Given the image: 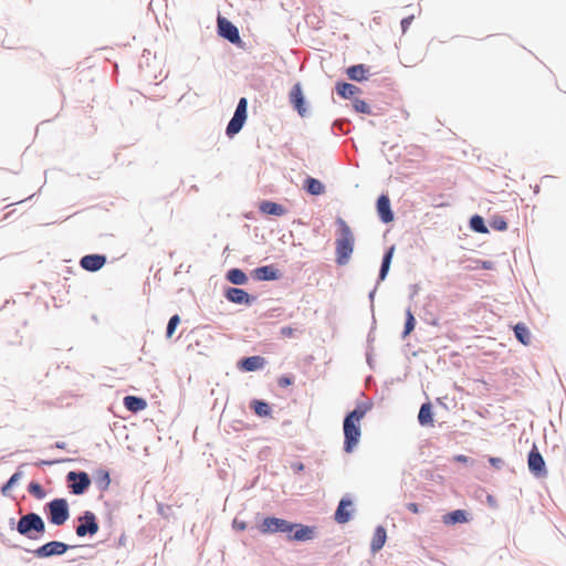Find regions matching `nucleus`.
<instances>
[{"instance_id":"79ce46f5","label":"nucleus","mask_w":566,"mask_h":566,"mask_svg":"<svg viewBox=\"0 0 566 566\" xmlns=\"http://www.w3.org/2000/svg\"><path fill=\"white\" fill-rule=\"evenodd\" d=\"M232 526L238 531H244L247 528V523L243 521L234 520Z\"/></svg>"},{"instance_id":"f3484780","label":"nucleus","mask_w":566,"mask_h":566,"mask_svg":"<svg viewBox=\"0 0 566 566\" xmlns=\"http://www.w3.org/2000/svg\"><path fill=\"white\" fill-rule=\"evenodd\" d=\"M253 273L254 279L259 281H273L279 279V271L272 265L256 268Z\"/></svg>"},{"instance_id":"20e7f679","label":"nucleus","mask_w":566,"mask_h":566,"mask_svg":"<svg viewBox=\"0 0 566 566\" xmlns=\"http://www.w3.org/2000/svg\"><path fill=\"white\" fill-rule=\"evenodd\" d=\"M50 522L54 525H63L70 517L69 504L65 499H54L46 504Z\"/></svg>"},{"instance_id":"f03ea898","label":"nucleus","mask_w":566,"mask_h":566,"mask_svg":"<svg viewBox=\"0 0 566 566\" xmlns=\"http://www.w3.org/2000/svg\"><path fill=\"white\" fill-rule=\"evenodd\" d=\"M369 406H357L353 411H350L344 419L343 429H344V450L347 453L353 452L355 447L359 442V438L361 434L360 431V420L365 417L366 412L369 410Z\"/></svg>"},{"instance_id":"4c0bfd02","label":"nucleus","mask_w":566,"mask_h":566,"mask_svg":"<svg viewBox=\"0 0 566 566\" xmlns=\"http://www.w3.org/2000/svg\"><path fill=\"white\" fill-rule=\"evenodd\" d=\"M179 323H180V318L178 315H174L170 317L168 325H167V331H166L167 337L172 336V334L175 333L176 327L178 326Z\"/></svg>"},{"instance_id":"412c9836","label":"nucleus","mask_w":566,"mask_h":566,"mask_svg":"<svg viewBox=\"0 0 566 566\" xmlns=\"http://www.w3.org/2000/svg\"><path fill=\"white\" fill-rule=\"evenodd\" d=\"M260 211L265 214L280 217L286 212V209L282 205L276 203V202L262 201L260 205Z\"/></svg>"},{"instance_id":"7ed1b4c3","label":"nucleus","mask_w":566,"mask_h":566,"mask_svg":"<svg viewBox=\"0 0 566 566\" xmlns=\"http://www.w3.org/2000/svg\"><path fill=\"white\" fill-rule=\"evenodd\" d=\"M17 531L29 539L39 541L45 533V524L39 514L28 513L18 521Z\"/></svg>"},{"instance_id":"f257e3e1","label":"nucleus","mask_w":566,"mask_h":566,"mask_svg":"<svg viewBox=\"0 0 566 566\" xmlns=\"http://www.w3.org/2000/svg\"><path fill=\"white\" fill-rule=\"evenodd\" d=\"M336 226L335 261L338 265H346L354 252L355 235L343 218L338 217L336 219Z\"/></svg>"},{"instance_id":"7c9ffc66","label":"nucleus","mask_w":566,"mask_h":566,"mask_svg":"<svg viewBox=\"0 0 566 566\" xmlns=\"http://www.w3.org/2000/svg\"><path fill=\"white\" fill-rule=\"evenodd\" d=\"M470 227L473 231L478 233H486L488 229L484 224V220L482 217L475 214L470 220Z\"/></svg>"},{"instance_id":"6ab92c4d","label":"nucleus","mask_w":566,"mask_h":566,"mask_svg":"<svg viewBox=\"0 0 566 566\" xmlns=\"http://www.w3.org/2000/svg\"><path fill=\"white\" fill-rule=\"evenodd\" d=\"M265 365V359L261 356H250L240 361V366L245 371H255L262 369Z\"/></svg>"},{"instance_id":"de8ad7c7","label":"nucleus","mask_w":566,"mask_h":566,"mask_svg":"<svg viewBox=\"0 0 566 566\" xmlns=\"http://www.w3.org/2000/svg\"><path fill=\"white\" fill-rule=\"evenodd\" d=\"M482 268L485 269V270L492 269V262L491 261H483L482 262Z\"/></svg>"},{"instance_id":"f704fd0d","label":"nucleus","mask_w":566,"mask_h":566,"mask_svg":"<svg viewBox=\"0 0 566 566\" xmlns=\"http://www.w3.org/2000/svg\"><path fill=\"white\" fill-rule=\"evenodd\" d=\"M490 226L497 231H504L507 228V223L503 217H493L490 221Z\"/></svg>"},{"instance_id":"58836bf2","label":"nucleus","mask_w":566,"mask_h":566,"mask_svg":"<svg viewBox=\"0 0 566 566\" xmlns=\"http://www.w3.org/2000/svg\"><path fill=\"white\" fill-rule=\"evenodd\" d=\"M29 492L36 496L38 499H42L44 496V492L42 486L39 483L32 482L29 485Z\"/></svg>"},{"instance_id":"423d86ee","label":"nucleus","mask_w":566,"mask_h":566,"mask_svg":"<svg viewBox=\"0 0 566 566\" xmlns=\"http://www.w3.org/2000/svg\"><path fill=\"white\" fill-rule=\"evenodd\" d=\"M80 524L76 526V535L84 537L86 535L93 536L98 532V523L96 516L91 511H85L83 515L78 517Z\"/></svg>"},{"instance_id":"4468645a","label":"nucleus","mask_w":566,"mask_h":566,"mask_svg":"<svg viewBox=\"0 0 566 566\" xmlns=\"http://www.w3.org/2000/svg\"><path fill=\"white\" fill-rule=\"evenodd\" d=\"M226 297L228 301L235 304H245L250 305L253 301V297L250 296L248 292L238 287H229L226 290Z\"/></svg>"},{"instance_id":"49530a36","label":"nucleus","mask_w":566,"mask_h":566,"mask_svg":"<svg viewBox=\"0 0 566 566\" xmlns=\"http://www.w3.org/2000/svg\"><path fill=\"white\" fill-rule=\"evenodd\" d=\"M454 460L457 462L467 463L469 461V458L467 455H463V454H458V455L454 457Z\"/></svg>"},{"instance_id":"c9c22d12","label":"nucleus","mask_w":566,"mask_h":566,"mask_svg":"<svg viewBox=\"0 0 566 566\" xmlns=\"http://www.w3.org/2000/svg\"><path fill=\"white\" fill-rule=\"evenodd\" d=\"M353 106H354V109L357 113H363V114H369L370 113L369 105L365 101H363V99L356 98L354 101V103H353Z\"/></svg>"},{"instance_id":"0eeeda50","label":"nucleus","mask_w":566,"mask_h":566,"mask_svg":"<svg viewBox=\"0 0 566 566\" xmlns=\"http://www.w3.org/2000/svg\"><path fill=\"white\" fill-rule=\"evenodd\" d=\"M294 528V524L283 518L266 517L260 524L259 530L263 534L268 533H289Z\"/></svg>"},{"instance_id":"c85d7f7f","label":"nucleus","mask_w":566,"mask_h":566,"mask_svg":"<svg viewBox=\"0 0 566 566\" xmlns=\"http://www.w3.org/2000/svg\"><path fill=\"white\" fill-rule=\"evenodd\" d=\"M443 522L446 524H457L467 522L465 512L462 510H455L451 513H448L443 517Z\"/></svg>"},{"instance_id":"a18cd8bd","label":"nucleus","mask_w":566,"mask_h":566,"mask_svg":"<svg viewBox=\"0 0 566 566\" xmlns=\"http://www.w3.org/2000/svg\"><path fill=\"white\" fill-rule=\"evenodd\" d=\"M281 334H282V335H284V336L290 337V336H292V335H293V329H292L291 327H287V326H286V327H283V328L281 329Z\"/></svg>"},{"instance_id":"c03bdc74","label":"nucleus","mask_w":566,"mask_h":566,"mask_svg":"<svg viewBox=\"0 0 566 566\" xmlns=\"http://www.w3.org/2000/svg\"><path fill=\"white\" fill-rule=\"evenodd\" d=\"M292 384V380L289 377H281L279 379V385L282 387L289 386Z\"/></svg>"},{"instance_id":"c756f323","label":"nucleus","mask_w":566,"mask_h":566,"mask_svg":"<svg viewBox=\"0 0 566 566\" xmlns=\"http://www.w3.org/2000/svg\"><path fill=\"white\" fill-rule=\"evenodd\" d=\"M515 337L524 345H527L531 340V334L528 328L523 324H517L514 327Z\"/></svg>"},{"instance_id":"9d476101","label":"nucleus","mask_w":566,"mask_h":566,"mask_svg":"<svg viewBox=\"0 0 566 566\" xmlns=\"http://www.w3.org/2000/svg\"><path fill=\"white\" fill-rule=\"evenodd\" d=\"M218 33L233 44L241 41L238 28L222 17H218Z\"/></svg>"},{"instance_id":"aec40b11","label":"nucleus","mask_w":566,"mask_h":566,"mask_svg":"<svg viewBox=\"0 0 566 566\" xmlns=\"http://www.w3.org/2000/svg\"><path fill=\"white\" fill-rule=\"evenodd\" d=\"M305 190L313 196H321L325 192L324 184L313 177H307L304 182Z\"/></svg>"},{"instance_id":"e433bc0d","label":"nucleus","mask_w":566,"mask_h":566,"mask_svg":"<svg viewBox=\"0 0 566 566\" xmlns=\"http://www.w3.org/2000/svg\"><path fill=\"white\" fill-rule=\"evenodd\" d=\"M109 483H111L109 473L107 471H101V476L97 480L98 489L104 491L108 488Z\"/></svg>"},{"instance_id":"2f4dec72","label":"nucleus","mask_w":566,"mask_h":566,"mask_svg":"<svg viewBox=\"0 0 566 566\" xmlns=\"http://www.w3.org/2000/svg\"><path fill=\"white\" fill-rule=\"evenodd\" d=\"M416 319L410 308L406 311V323H405V329L402 333V338L408 336L415 328Z\"/></svg>"},{"instance_id":"39448f33","label":"nucleus","mask_w":566,"mask_h":566,"mask_svg":"<svg viewBox=\"0 0 566 566\" xmlns=\"http://www.w3.org/2000/svg\"><path fill=\"white\" fill-rule=\"evenodd\" d=\"M247 106H248L247 98H244V97L240 98L238 102L235 112L226 128V134L229 137H233L242 129V127L247 120Z\"/></svg>"},{"instance_id":"a211bd4d","label":"nucleus","mask_w":566,"mask_h":566,"mask_svg":"<svg viewBox=\"0 0 566 566\" xmlns=\"http://www.w3.org/2000/svg\"><path fill=\"white\" fill-rule=\"evenodd\" d=\"M387 539V532L384 526L379 525L376 527L371 542H370V549L373 553H376L380 551Z\"/></svg>"},{"instance_id":"b1692460","label":"nucleus","mask_w":566,"mask_h":566,"mask_svg":"<svg viewBox=\"0 0 566 566\" xmlns=\"http://www.w3.org/2000/svg\"><path fill=\"white\" fill-rule=\"evenodd\" d=\"M368 69L364 64L353 65L347 69V75L353 81H364L367 78Z\"/></svg>"},{"instance_id":"bb28decb","label":"nucleus","mask_w":566,"mask_h":566,"mask_svg":"<svg viewBox=\"0 0 566 566\" xmlns=\"http://www.w3.org/2000/svg\"><path fill=\"white\" fill-rule=\"evenodd\" d=\"M336 92L344 98H350L352 96L359 92V88L349 83H338L336 85Z\"/></svg>"},{"instance_id":"a19ab883","label":"nucleus","mask_w":566,"mask_h":566,"mask_svg":"<svg viewBox=\"0 0 566 566\" xmlns=\"http://www.w3.org/2000/svg\"><path fill=\"white\" fill-rule=\"evenodd\" d=\"M413 20V15H410V17H407V18H403L401 20V29H402V32H406L407 29L409 28V25L411 24Z\"/></svg>"},{"instance_id":"a878e982","label":"nucleus","mask_w":566,"mask_h":566,"mask_svg":"<svg viewBox=\"0 0 566 566\" xmlns=\"http://www.w3.org/2000/svg\"><path fill=\"white\" fill-rule=\"evenodd\" d=\"M297 528L292 535L295 541H308L313 538L314 530L310 526L295 525Z\"/></svg>"},{"instance_id":"393cba45","label":"nucleus","mask_w":566,"mask_h":566,"mask_svg":"<svg viewBox=\"0 0 566 566\" xmlns=\"http://www.w3.org/2000/svg\"><path fill=\"white\" fill-rule=\"evenodd\" d=\"M227 279L232 284L235 285H244L248 283L249 279L247 274L240 269H231L227 272Z\"/></svg>"},{"instance_id":"dca6fc26","label":"nucleus","mask_w":566,"mask_h":566,"mask_svg":"<svg viewBox=\"0 0 566 566\" xmlns=\"http://www.w3.org/2000/svg\"><path fill=\"white\" fill-rule=\"evenodd\" d=\"M353 502L343 497L336 509L335 512V521L339 524L347 523L352 518V511L348 509L352 507Z\"/></svg>"},{"instance_id":"09e8293b","label":"nucleus","mask_w":566,"mask_h":566,"mask_svg":"<svg viewBox=\"0 0 566 566\" xmlns=\"http://www.w3.org/2000/svg\"><path fill=\"white\" fill-rule=\"evenodd\" d=\"M55 447L59 448V449H64L65 448V442H56Z\"/></svg>"},{"instance_id":"f8f14e48","label":"nucleus","mask_w":566,"mask_h":566,"mask_svg":"<svg viewBox=\"0 0 566 566\" xmlns=\"http://www.w3.org/2000/svg\"><path fill=\"white\" fill-rule=\"evenodd\" d=\"M528 468L532 473L536 476H542L546 474L545 462L541 453L533 449L528 453Z\"/></svg>"},{"instance_id":"ea45409f","label":"nucleus","mask_w":566,"mask_h":566,"mask_svg":"<svg viewBox=\"0 0 566 566\" xmlns=\"http://www.w3.org/2000/svg\"><path fill=\"white\" fill-rule=\"evenodd\" d=\"M489 462L496 469H500L503 465V460L501 458L490 457Z\"/></svg>"},{"instance_id":"603ef678","label":"nucleus","mask_w":566,"mask_h":566,"mask_svg":"<svg viewBox=\"0 0 566 566\" xmlns=\"http://www.w3.org/2000/svg\"><path fill=\"white\" fill-rule=\"evenodd\" d=\"M412 287H413V290H412V296H413L417 293V286L415 285Z\"/></svg>"},{"instance_id":"1a4fd4ad","label":"nucleus","mask_w":566,"mask_h":566,"mask_svg":"<svg viewBox=\"0 0 566 566\" xmlns=\"http://www.w3.org/2000/svg\"><path fill=\"white\" fill-rule=\"evenodd\" d=\"M67 482H72L70 488L75 495L83 494L91 484L90 476L86 472L71 471L66 475Z\"/></svg>"},{"instance_id":"6e6552de","label":"nucleus","mask_w":566,"mask_h":566,"mask_svg":"<svg viewBox=\"0 0 566 566\" xmlns=\"http://www.w3.org/2000/svg\"><path fill=\"white\" fill-rule=\"evenodd\" d=\"M67 549L69 545H66L65 543L52 541L32 551V553L38 558H46L52 556H61Z\"/></svg>"},{"instance_id":"2eb2a0df","label":"nucleus","mask_w":566,"mask_h":566,"mask_svg":"<svg viewBox=\"0 0 566 566\" xmlns=\"http://www.w3.org/2000/svg\"><path fill=\"white\" fill-rule=\"evenodd\" d=\"M377 211L382 222L392 221L394 214L390 208V200L386 195H381L377 200Z\"/></svg>"},{"instance_id":"3c124183","label":"nucleus","mask_w":566,"mask_h":566,"mask_svg":"<svg viewBox=\"0 0 566 566\" xmlns=\"http://www.w3.org/2000/svg\"><path fill=\"white\" fill-rule=\"evenodd\" d=\"M375 293H376V291H375V290H374V291H371V292L369 293V298H370V300H373V298H374Z\"/></svg>"},{"instance_id":"37998d69","label":"nucleus","mask_w":566,"mask_h":566,"mask_svg":"<svg viewBox=\"0 0 566 566\" xmlns=\"http://www.w3.org/2000/svg\"><path fill=\"white\" fill-rule=\"evenodd\" d=\"M407 509L415 514L419 513V505L417 503H408Z\"/></svg>"},{"instance_id":"9b49d317","label":"nucleus","mask_w":566,"mask_h":566,"mask_svg":"<svg viewBox=\"0 0 566 566\" xmlns=\"http://www.w3.org/2000/svg\"><path fill=\"white\" fill-rule=\"evenodd\" d=\"M290 102L302 117L307 114V108L305 107V98L300 83H296L292 87L290 92Z\"/></svg>"},{"instance_id":"864d4df0","label":"nucleus","mask_w":566,"mask_h":566,"mask_svg":"<svg viewBox=\"0 0 566 566\" xmlns=\"http://www.w3.org/2000/svg\"><path fill=\"white\" fill-rule=\"evenodd\" d=\"M43 463H44V464H52L53 462H51V461H44Z\"/></svg>"},{"instance_id":"4be33fe9","label":"nucleus","mask_w":566,"mask_h":566,"mask_svg":"<svg viewBox=\"0 0 566 566\" xmlns=\"http://www.w3.org/2000/svg\"><path fill=\"white\" fill-rule=\"evenodd\" d=\"M124 406L133 412L142 411L146 408L147 403L143 398L135 396H126L124 398Z\"/></svg>"},{"instance_id":"72a5a7b5","label":"nucleus","mask_w":566,"mask_h":566,"mask_svg":"<svg viewBox=\"0 0 566 566\" xmlns=\"http://www.w3.org/2000/svg\"><path fill=\"white\" fill-rule=\"evenodd\" d=\"M22 478V472L18 471L11 475V478L3 484L1 492L6 494L11 488H13L18 481Z\"/></svg>"},{"instance_id":"5701e85b","label":"nucleus","mask_w":566,"mask_h":566,"mask_svg":"<svg viewBox=\"0 0 566 566\" xmlns=\"http://www.w3.org/2000/svg\"><path fill=\"white\" fill-rule=\"evenodd\" d=\"M418 421L421 426H431L433 423V413L431 403L427 402L420 407Z\"/></svg>"},{"instance_id":"473e14b6","label":"nucleus","mask_w":566,"mask_h":566,"mask_svg":"<svg viewBox=\"0 0 566 566\" xmlns=\"http://www.w3.org/2000/svg\"><path fill=\"white\" fill-rule=\"evenodd\" d=\"M254 412L260 417H268L271 415V407L264 401L255 400L253 402Z\"/></svg>"},{"instance_id":"ddd939ff","label":"nucleus","mask_w":566,"mask_h":566,"mask_svg":"<svg viewBox=\"0 0 566 566\" xmlns=\"http://www.w3.org/2000/svg\"><path fill=\"white\" fill-rule=\"evenodd\" d=\"M106 263V258L102 254H88L81 259V266L90 272L98 271Z\"/></svg>"},{"instance_id":"cd10ccee","label":"nucleus","mask_w":566,"mask_h":566,"mask_svg":"<svg viewBox=\"0 0 566 566\" xmlns=\"http://www.w3.org/2000/svg\"><path fill=\"white\" fill-rule=\"evenodd\" d=\"M392 254H394V247H391L382 256V262H381V266L379 270V280L380 281L385 280L388 274Z\"/></svg>"},{"instance_id":"8fccbe9b","label":"nucleus","mask_w":566,"mask_h":566,"mask_svg":"<svg viewBox=\"0 0 566 566\" xmlns=\"http://www.w3.org/2000/svg\"><path fill=\"white\" fill-rule=\"evenodd\" d=\"M295 469H296L297 471H301V470H303V469H304V467H303V464H302V463H298V464L295 467Z\"/></svg>"}]
</instances>
